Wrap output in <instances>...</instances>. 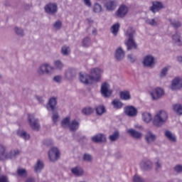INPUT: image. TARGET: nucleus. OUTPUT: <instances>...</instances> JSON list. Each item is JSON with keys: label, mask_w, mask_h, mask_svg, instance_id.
I'll use <instances>...</instances> for the list:
<instances>
[{"label": "nucleus", "mask_w": 182, "mask_h": 182, "mask_svg": "<svg viewBox=\"0 0 182 182\" xmlns=\"http://www.w3.org/2000/svg\"><path fill=\"white\" fill-rule=\"evenodd\" d=\"M134 35H136V29L133 27H129L125 33V36L128 39L125 42L127 50H132V49H137V44L134 41Z\"/></svg>", "instance_id": "obj_1"}, {"label": "nucleus", "mask_w": 182, "mask_h": 182, "mask_svg": "<svg viewBox=\"0 0 182 182\" xmlns=\"http://www.w3.org/2000/svg\"><path fill=\"white\" fill-rule=\"evenodd\" d=\"M167 119H168L167 112H166V111L161 110L154 116L153 124L156 126V127H161V126H163V124L167 122Z\"/></svg>", "instance_id": "obj_2"}, {"label": "nucleus", "mask_w": 182, "mask_h": 182, "mask_svg": "<svg viewBox=\"0 0 182 182\" xmlns=\"http://www.w3.org/2000/svg\"><path fill=\"white\" fill-rule=\"evenodd\" d=\"M52 70L53 68L48 63H44L39 66L37 70V74L38 76H43V75H52Z\"/></svg>", "instance_id": "obj_3"}, {"label": "nucleus", "mask_w": 182, "mask_h": 182, "mask_svg": "<svg viewBox=\"0 0 182 182\" xmlns=\"http://www.w3.org/2000/svg\"><path fill=\"white\" fill-rule=\"evenodd\" d=\"M100 93L103 97H110L113 93V90L110 89V85L107 82H105L101 85Z\"/></svg>", "instance_id": "obj_4"}, {"label": "nucleus", "mask_w": 182, "mask_h": 182, "mask_svg": "<svg viewBox=\"0 0 182 182\" xmlns=\"http://www.w3.org/2000/svg\"><path fill=\"white\" fill-rule=\"evenodd\" d=\"M90 73L91 74L90 77L92 82H99L102 77L103 70L100 68H95L91 69Z\"/></svg>", "instance_id": "obj_5"}, {"label": "nucleus", "mask_w": 182, "mask_h": 182, "mask_svg": "<svg viewBox=\"0 0 182 182\" xmlns=\"http://www.w3.org/2000/svg\"><path fill=\"white\" fill-rule=\"evenodd\" d=\"M28 121L33 130H35L36 132H38L39 130V122L38 121V119L35 118V116L33 114H28Z\"/></svg>", "instance_id": "obj_6"}, {"label": "nucleus", "mask_w": 182, "mask_h": 182, "mask_svg": "<svg viewBox=\"0 0 182 182\" xmlns=\"http://www.w3.org/2000/svg\"><path fill=\"white\" fill-rule=\"evenodd\" d=\"M46 14L55 15L58 12V4L56 3H49L44 6Z\"/></svg>", "instance_id": "obj_7"}, {"label": "nucleus", "mask_w": 182, "mask_h": 182, "mask_svg": "<svg viewBox=\"0 0 182 182\" xmlns=\"http://www.w3.org/2000/svg\"><path fill=\"white\" fill-rule=\"evenodd\" d=\"M59 156H60V152L56 147L51 148L48 151V157L50 161H56L59 159Z\"/></svg>", "instance_id": "obj_8"}, {"label": "nucleus", "mask_w": 182, "mask_h": 182, "mask_svg": "<svg viewBox=\"0 0 182 182\" xmlns=\"http://www.w3.org/2000/svg\"><path fill=\"white\" fill-rule=\"evenodd\" d=\"M151 96L153 100H159V99H161L164 96V90L157 87L151 92Z\"/></svg>", "instance_id": "obj_9"}, {"label": "nucleus", "mask_w": 182, "mask_h": 182, "mask_svg": "<svg viewBox=\"0 0 182 182\" xmlns=\"http://www.w3.org/2000/svg\"><path fill=\"white\" fill-rule=\"evenodd\" d=\"M139 167L144 171H150L153 168V162L150 160L141 161L139 163Z\"/></svg>", "instance_id": "obj_10"}, {"label": "nucleus", "mask_w": 182, "mask_h": 182, "mask_svg": "<svg viewBox=\"0 0 182 182\" xmlns=\"http://www.w3.org/2000/svg\"><path fill=\"white\" fill-rule=\"evenodd\" d=\"M124 110L125 114L129 116V117H136L137 116V109L134 106L125 107Z\"/></svg>", "instance_id": "obj_11"}, {"label": "nucleus", "mask_w": 182, "mask_h": 182, "mask_svg": "<svg viewBox=\"0 0 182 182\" xmlns=\"http://www.w3.org/2000/svg\"><path fill=\"white\" fill-rule=\"evenodd\" d=\"M76 75H77V73L74 68H68L65 72V77L70 82L76 77Z\"/></svg>", "instance_id": "obj_12"}, {"label": "nucleus", "mask_w": 182, "mask_h": 182, "mask_svg": "<svg viewBox=\"0 0 182 182\" xmlns=\"http://www.w3.org/2000/svg\"><path fill=\"white\" fill-rule=\"evenodd\" d=\"M182 88V82L181 78L176 77H175L171 82V89L172 90H180Z\"/></svg>", "instance_id": "obj_13"}, {"label": "nucleus", "mask_w": 182, "mask_h": 182, "mask_svg": "<svg viewBox=\"0 0 182 182\" xmlns=\"http://www.w3.org/2000/svg\"><path fill=\"white\" fill-rule=\"evenodd\" d=\"M142 63L146 68H153L154 65V57L151 55H146Z\"/></svg>", "instance_id": "obj_14"}, {"label": "nucleus", "mask_w": 182, "mask_h": 182, "mask_svg": "<svg viewBox=\"0 0 182 182\" xmlns=\"http://www.w3.org/2000/svg\"><path fill=\"white\" fill-rule=\"evenodd\" d=\"M8 147L6 145L0 144V161H6Z\"/></svg>", "instance_id": "obj_15"}, {"label": "nucleus", "mask_w": 182, "mask_h": 182, "mask_svg": "<svg viewBox=\"0 0 182 182\" xmlns=\"http://www.w3.org/2000/svg\"><path fill=\"white\" fill-rule=\"evenodd\" d=\"M145 141L147 144H151V143H154L157 139V136L156 134H153L151 131H148L144 136Z\"/></svg>", "instance_id": "obj_16"}, {"label": "nucleus", "mask_w": 182, "mask_h": 182, "mask_svg": "<svg viewBox=\"0 0 182 182\" xmlns=\"http://www.w3.org/2000/svg\"><path fill=\"white\" fill-rule=\"evenodd\" d=\"M128 134L132 137V139H135L136 140H140L141 137H143V134L140 132H138L134 129H129L127 131Z\"/></svg>", "instance_id": "obj_17"}, {"label": "nucleus", "mask_w": 182, "mask_h": 182, "mask_svg": "<svg viewBox=\"0 0 182 182\" xmlns=\"http://www.w3.org/2000/svg\"><path fill=\"white\" fill-rule=\"evenodd\" d=\"M127 12H129L127 6L122 5L117 9L116 15L118 18H124L125 16L127 15Z\"/></svg>", "instance_id": "obj_18"}, {"label": "nucleus", "mask_w": 182, "mask_h": 182, "mask_svg": "<svg viewBox=\"0 0 182 182\" xmlns=\"http://www.w3.org/2000/svg\"><path fill=\"white\" fill-rule=\"evenodd\" d=\"M80 80L84 85H92L93 83V80H92V77L89 74H80Z\"/></svg>", "instance_id": "obj_19"}, {"label": "nucleus", "mask_w": 182, "mask_h": 182, "mask_svg": "<svg viewBox=\"0 0 182 182\" xmlns=\"http://www.w3.org/2000/svg\"><path fill=\"white\" fill-rule=\"evenodd\" d=\"M163 4L160 1H153L152 6L150 7V11L153 12V14H156V12H159V11L163 9Z\"/></svg>", "instance_id": "obj_20"}, {"label": "nucleus", "mask_w": 182, "mask_h": 182, "mask_svg": "<svg viewBox=\"0 0 182 182\" xmlns=\"http://www.w3.org/2000/svg\"><path fill=\"white\" fill-rule=\"evenodd\" d=\"M125 53L124 50H123V48L122 47H119L115 50V59L117 60V62H120L121 60H123L124 59Z\"/></svg>", "instance_id": "obj_21"}, {"label": "nucleus", "mask_w": 182, "mask_h": 182, "mask_svg": "<svg viewBox=\"0 0 182 182\" xmlns=\"http://www.w3.org/2000/svg\"><path fill=\"white\" fill-rule=\"evenodd\" d=\"M106 135L104 134H98L92 137V141L94 143H106Z\"/></svg>", "instance_id": "obj_22"}, {"label": "nucleus", "mask_w": 182, "mask_h": 182, "mask_svg": "<svg viewBox=\"0 0 182 182\" xmlns=\"http://www.w3.org/2000/svg\"><path fill=\"white\" fill-rule=\"evenodd\" d=\"M71 173L75 177H82L85 174V171L82 167L77 166L71 168Z\"/></svg>", "instance_id": "obj_23"}, {"label": "nucleus", "mask_w": 182, "mask_h": 182, "mask_svg": "<svg viewBox=\"0 0 182 182\" xmlns=\"http://www.w3.org/2000/svg\"><path fill=\"white\" fill-rule=\"evenodd\" d=\"M18 154H21V151L17 149H11L9 152L7 151L6 161L12 160V159H16Z\"/></svg>", "instance_id": "obj_24"}, {"label": "nucleus", "mask_w": 182, "mask_h": 182, "mask_svg": "<svg viewBox=\"0 0 182 182\" xmlns=\"http://www.w3.org/2000/svg\"><path fill=\"white\" fill-rule=\"evenodd\" d=\"M105 6L107 11H114V9H116V7L117 6V1L116 0L108 1L105 4Z\"/></svg>", "instance_id": "obj_25"}, {"label": "nucleus", "mask_w": 182, "mask_h": 182, "mask_svg": "<svg viewBox=\"0 0 182 182\" xmlns=\"http://www.w3.org/2000/svg\"><path fill=\"white\" fill-rule=\"evenodd\" d=\"M58 102L55 97H51L48 103L47 109L48 112H55V107H56V105Z\"/></svg>", "instance_id": "obj_26"}, {"label": "nucleus", "mask_w": 182, "mask_h": 182, "mask_svg": "<svg viewBox=\"0 0 182 182\" xmlns=\"http://www.w3.org/2000/svg\"><path fill=\"white\" fill-rule=\"evenodd\" d=\"M79 126H80V122L77 119H73L70 122V125L68 129L70 132H76L79 129Z\"/></svg>", "instance_id": "obj_27"}, {"label": "nucleus", "mask_w": 182, "mask_h": 182, "mask_svg": "<svg viewBox=\"0 0 182 182\" xmlns=\"http://www.w3.org/2000/svg\"><path fill=\"white\" fill-rule=\"evenodd\" d=\"M172 41L175 45H177V46H182L181 36L178 31H176L175 34L172 36Z\"/></svg>", "instance_id": "obj_28"}, {"label": "nucleus", "mask_w": 182, "mask_h": 182, "mask_svg": "<svg viewBox=\"0 0 182 182\" xmlns=\"http://www.w3.org/2000/svg\"><path fill=\"white\" fill-rule=\"evenodd\" d=\"M164 134L171 143H177V137H176V135H174L171 132L166 130L165 131Z\"/></svg>", "instance_id": "obj_29"}, {"label": "nucleus", "mask_w": 182, "mask_h": 182, "mask_svg": "<svg viewBox=\"0 0 182 182\" xmlns=\"http://www.w3.org/2000/svg\"><path fill=\"white\" fill-rule=\"evenodd\" d=\"M42 170H43V162L41 160H38L34 166V171L35 173H41Z\"/></svg>", "instance_id": "obj_30"}, {"label": "nucleus", "mask_w": 182, "mask_h": 182, "mask_svg": "<svg viewBox=\"0 0 182 182\" xmlns=\"http://www.w3.org/2000/svg\"><path fill=\"white\" fill-rule=\"evenodd\" d=\"M53 69L55 70H63V68H65V64H63L60 60H57L54 61V67Z\"/></svg>", "instance_id": "obj_31"}, {"label": "nucleus", "mask_w": 182, "mask_h": 182, "mask_svg": "<svg viewBox=\"0 0 182 182\" xmlns=\"http://www.w3.org/2000/svg\"><path fill=\"white\" fill-rule=\"evenodd\" d=\"M169 22L171 25L174 28V29H178V28H181L182 23L181 21L176 19H169Z\"/></svg>", "instance_id": "obj_32"}, {"label": "nucleus", "mask_w": 182, "mask_h": 182, "mask_svg": "<svg viewBox=\"0 0 182 182\" xmlns=\"http://www.w3.org/2000/svg\"><path fill=\"white\" fill-rule=\"evenodd\" d=\"M119 96L122 100H130V99H132V96L130 95V92L129 91L121 92Z\"/></svg>", "instance_id": "obj_33"}, {"label": "nucleus", "mask_w": 182, "mask_h": 182, "mask_svg": "<svg viewBox=\"0 0 182 182\" xmlns=\"http://www.w3.org/2000/svg\"><path fill=\"white\" fill-rule=\"evenodd\" d=\"M70 122V117L64 118L61 122V127H63V129H69Z\"/></svg>", "instance_id": "obj_34"}, {"label": "nucleus", "mask_w": 182, "mask_h": 182, "mask_svg": "<svg viewBox=\"0 0 182 182\" xmlns=\"http://www.w3.org/2000/svg\"><path fill=\"white\" fill-rule=\"evenodd\" d=\"M151 114L149 112H144L142 114V120L145 123H150L151 122Z\"/></svg>", "instance_id": "obj_35"}, {"label": "nucleus", "mask_w": 182, "mask_h": 182, "mask_svg": "<svg viewBox=\"0 0 182 182\" xmlns=\"http://www.w3.org/2000/svg\"><path fill=\"white\" fill-rule=\"evenodd\" d=\"M119 136L120 134H119V131H115L112 134L109 136V140L110 141H117V140H119Z\"/></svg>", "instance_id": "obj_36"}, {"label": "nucleus", "mask_w": 182, "mask_h": 182, "mask_svg": "<svg viewBox=\"0 0 182 182\" xmlns=\"http://www.w3.org/2000/svg\"><path fill=\"white\" fill-rule=\"evenodd\" d=\"M18 136L21 137V139H24V140H29L30 139V135L26 133L24 130H19L17 132Z\"/></svg>", "instance_id": "obj_37"}, {"label": "nucleus", "mask_w": 182, "mask_h": 182, "mask_svg": "<svg viewBox=\"0 0 182 182\" xmlns=\"http://www.w3.org/2000/svg\"><path fill=\"white\" fill-rule=\"evenodd\" d=\"M95 111L98 116H102V114L106 113V108L103 105H99L95 107Z\"/></svg>", "instance_id": "obj_38"}, {"label": "nucleus", "mask_w": 182, "mask_h": 182, "mask_svg": "<svg viewBox=\"0 0 182 182\" xmlns=\"http://www.w3.org/2000/svg\"><path fill=\"white\" fill-rule=\"evenodd\" d=\"M112 105L114 109H122L123 107V102L117 99L114 100L112 102Z\"/></svg>", "instance_id": "obj_39"}, {"label": "nucleus", "mask_w": 182, "mask_h": 182, "mask_svg": "<svg viewBox=\"0 0 182 182\" xmlns=\"http://www.w3.org/2000/svg\"><path fill=\"white\" fill-rule=\"evenodd\" d=\"M82 161H85V163H92L93 156L90 154L85 153L82 156Z\"/></svg>", "instance_id": "obj_40"}, {"label": "nucleus", "mask_w": 182, "mask_h": 182, "mask_svg": "<svg viewBox=\"0 0 182 182\" xmlns=\"http://www.w3.org/2000/svg\"><path fill=\"white\" fill-rule=\"evenodd\" d=\"M61 53L63 56H69L70 55V47L68 46H63L61 48Z\"/></svg>", "instance_id": "obj_41"}, {"label": "nucleus", "mask_w": 182, "mask_h": 182, "mask_svg": "<svg viewBox=\"0 0 182 182\" xmlns=\"http://www.w3.org/2000/svg\"><path fill=\"white\" fill-rule=\"evenodd\" d=\"M119 29H120V24L119 23L114 24L111 27V32L112 33H113L114 36H117V32H119Z\"/></svg>", "instance_id": "obj_42"}, {"label": "nucleus", "mask_w": 182, "mask_h": 182, "mask_svg": "<svg viewBox=\"0 0 182 182\" xmlns=\"http://www.w3.org/2000/svg\"><path fill=\"white\" fill-rule=\"evenodd\" d=\"M94 110L93 108L90 107H87L82 109V113L85 114V116H89L93 113Z\"/></svg>", "instance_id": "obj_43"}, {"label": "nucleus", "mask_w": 182, "mask_h": 182, "mask_svg": "<svg viewBox=\"0 0 182 182\" xmlns=\"http://www.w3.org/2000/svg\"><path fill=\"white\" fill-rule=\"evenodd\" d=\"M17 176L19 177H26L28 176V171L26 169L18 168L17 170Z\"/></svg>", "instance_id": "obj_44"}, {"label": "nucleus", "mask_w": 182, "mask_h": 182, "mask_svg": "<svg viewBox=\"0 0 182 182\" xmlns=\"http://www.w3.org/2000/svg\"><path fill=\"white\" fill-rule=\"evenodd\" d=\"M90 38L89 37H85L82 42V46H83V48H89V46H90Z\"/></svg>", "instance_id": "obj_45"}, {"label": "nucleus", "mask_w": 182, "mask_h": 182, "mask_svg": "<svg viewBox=\"0 0 182 182\" xmlns=\"http://www.w3.org/2000/svg\"><path fill=\"white\" fill-rule=\"evenodd\" d=\"M173 110L177 113V114H182V105L180 104H176L173 105Z\"/></svg>", "instance_id": "obj_46"}, {"label": "nucleus", "mask_w": 182, "mask_h": 182, "mask_svg": "<svg viewBox=\"0 0 182 182\" xmlns=\"http://www.w3.org/2000/svg\"><path fill=\"white\" fill-rule=\"evenodd\" d=\"M93 12H95V14H100V12H102V5L95 3L93 6Z\"/></svg>", "instance_id": "obj_47"}, {"label": "nucleus", "mask_w": 182, "mask_h": 182, "mask_svg": "<svg viewBox=\"0 0 182 182\" xmlns=\"http://www.w3.org/2000/svg\"><path fill=\"white\" fill-rule=\"evenodd\" d=\"M14 32L18 36H25V32H23V29H22L21 28H19L18 26L15 27Z\"/></svg>", "instance_id": "obj_48"}, {"label": "nucleus", "mask_w": 182, "mask_h": 182, "mask_svg": "<svg viewBox=\"0 0 182 182\" xmlns=\"http://www.w3.org/2000/svg\"><path fill=\"white\" fill-rule=\"evenodd\" d=\"M146 23H147L148 25H151V26H157V25H159V23H157V21H156L154 18H147L146 20Z\"/></svg>", "instance_id": "obj_49"}, {"label": "nucleus", "mask_w": 182, "mask_h": 182, "mask_svg": "<svg viewBox=\"0 0 182 182\" xmlns=\"http://www.w3.org/2000/svg\"><path fill=\"white\" fill-rule=\"evenodd\" d=\"M62 22L60 21V20H58L56 21L54 24H53V28L56 30V31H59V29H60L62 28Z\"/></svg>", "instance_id": "obj_50"}, {"label": "nucleus", "mask_w": 182, "mask_h": 182, "mask_svg": "<svg viewBox=\"0 0 182 182\" xmlns=\"http://www.w3.org/2000/svg\"><path fill=\"white\" fill-rule=\"evenodd\" d=\"M168 72V68L165 67L164 68L160 73V77H166L167 76V73Z\"/></svg>", "instance_id": "obj_51"}, {"label": "nucleus", "mask_w": 182, "mask_h": 182, "mask_svg": "<svg viewBox=\"0 0 182 182\" xmlns=\"http://www.w3.org/2000/svg\"><path fill=\"white\" fill-rule=\"evenodd\" d=\"M173 170L175 173H177L178 174H181V173H182V165L181 164L176 165L173 167Z\"/></svg>", "instance_id": "obj_52"}, {"label": "nucleus", "mask_w": 182, "mask_h": 182, "mask_svg": "<svg viewBox=\"0 0 182 182\" xmlns=\"http://www.w3.org/2000/svg\"><path fill=\"white\" fill-rule=\"evenodd\" d=\"M155 170L156 171H158L159 170H160V168H161L162 167V164H161V161H160V159H157V161L155 162Z\"/></svg>", "instance_id": "obj_53"}, {"label": "nucleus", "mask_w": 182, "mask_h": 182, "mask_svg": "<svg viewBox=\"0 0 182 182\" xmlns=\"http://www.w3.org/2000/svg\"><path fill=\"white\" fill-rule=\"evenodd\" d=\"M133 181L134 182H146L144 181V179L140 177L139 175H135L133 178Z\"/></svg>", "instance_id": "obj_54"}, {"label": "nucleus", "mask_w": 182, "mask_h": 182, "mask_svg": "<svg viewBox=\"0 0 182 182\" xmlns=\"http://www.w3.org/2000/svg\"><path fill=\"white\" fill-rule=\"evenodd\" d=\"M52 119L53 122L54 123H56V122H58V119H59V114H58V112H53Z\"/></svg>", "instance_id": "obj_55"}, {"label": "nucleus", "mask_w": 182, "mask_h": 182, "mask_svg": "<svg viewBox=\"0 0 182 182\" xmlns=\"http://www.w3.org/2000/svg\"><path fill=\"white\" fill-rule=\"evenodd\" d=\"M53 80L56 82V83H60L62 82V77L60 75H56L53 78Z\"/></svg>", "instance_id": "obj_56"}, {"label": "nucleus", "mask_w": 182, "mask_h": 182, "mask_svg": "<svg viewBox=\"0 0 182 182\" xmlns=\"http://www.w3.org/2000/svg\"><path fill=\"white\" fill-rule=\"evenodd\" d=\"M43 144L46 146H52L53 144V141L51 139H46L43 141Z\"/></svg>", "instance_id": "obj_57"}, {"label": "nucleus", "mask_w": 182, "mask_h": 182, "mask_svg": "<svg viewBox=\"0 0 182 182\" xmlns=\"http://www.w3.org/2000/svg\"><path fill=\"white\" fill-rule=\"evenodd\" d=\"M127 58L131 63H134V62H136V58L132 56V55H128Z\"/></svg>", "instance_id": "obj_58"}, {"label": "nucleus", "mask_w": 182, "mask_h": 182, "mask_svg": "<svg viewBox=\"0 0 182 182\" xmlns=\"http://www.w3.org/2000/svg\"><path fill=\"white\" fill-rule=\"evenodd\" d=\"M83 2L86 6H89V8L92 6V2H90V0H83Z\"/></svg>", "instance_id": "obj_59"}, {"label": "nucleus", "mask_w": 182, "mask_h": 182, "mask_svg": "<svg viewBox=\"0 0 182 182\" xmlns=\"http://www.w3.org/2000/svg\"><path fill=\"white\" fill-rule=\"evenodd\" d=\"M115 157L116 159H122V157H123V154H122L120 151H117L115 154Z\"/></svg>", "instance_id": "obj_60"}, {"label": "nucleus", "mask_w": 182, "mask_h": 182, "mask_svg": "<svg viewBox=\"0 0 182 182\" xmlns=\"http://www.w3.org/2000/svg\"><path fill=\"white\" fill-rule=\"evenodd\" d=\"M24 9L28 11L32 8V4H24Z\"/></svg>", "instance_id": "obj_61"}, {"label": "nucleus", "mask_w": 182, "mask_h": 182, "mask_svg": "<svg viewBox=\"0 0 182 182\" xmlns=\"http://www.w3.org/2000/svg\"><path fill=\"white\" fill-rule=\"evenodd\" d=\"M36 99L39 103H43V102H45V100H43V97H36Z\"/></svg>", "instance_id": "obj_62"}, {"label": "nucleus", "mask_w": 182, "mask_h": 182, "mask_svg": "<svg viewBox=\"0 0 182 182\" xmlns=\"http://www.w3.org/2000/svg\"><path fill=\"white\" fill-rule=\"evenodd\" d=\"M86 21H87V23H89V25H92L94 22L92 18H87Z\"/></svg>", "instance_id": "obj_63"}, {"label": "nucleus", "mask_w": 182, "mask_h": 182, "mask_svg": "<svg viewBox=\"0 0 182 182\" xmlns=\"http://www.w3.org/2000/svg\"><path fill=\"white\" fill-rule=\"evenodd\" d=\"M26 182H35V178H28L26 179Z\"/></svg>", "instance_id": "obj_64"}]
</instances>
